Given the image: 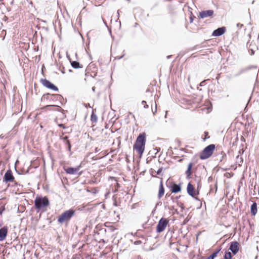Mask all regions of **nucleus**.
I'll return each mask as SVG.
<instances>
[{
  "label": "nucleus",
  "instance_id": "obj_1",
  "mask_svg": "<svg viewBox=\"0 0 259 259\" xmlns=\"http://www.w3.org/2000/svg\"><path fill=\"white\" fill-rule=\"evenodd\" d=\"M146 134L142 133L140 134L138 136L135 143L134 145L133 148L141 156L144 153L145 150V146L146 144Z\"/></svg>",
  "mask_w": 259,
  "mask_h": 259
},
{
  "label": "nucleus",
  "instance_id": "obj_2",
  "mask_svg": "<svg viewBox=\"0 0 259 259\" xmlns=\"http://www.w3.org/2000/svg\"><path fill=\"white\" fill-rule=\"evenodd\" d=\"M49 205V200L46 197H36L34 200V205L36 208L40 210Z\"/></svg>",
  "mask_w": 259,
  "mask_h": 259
},
{
  "label": "nucleus",
  "instance_id": "obj_3",
  "mask_svg": "<svg viewBox=\"0 0 259 259\" xmlns=\"http://www.w3.org/2000/svg\"><path fill=\"white\" fill-rule=\"evenodd\" d=\"M215 148V145L214 144H210L206 146L200 153V158L202 160L208 158L212 154Z\"/></svg>",
  "mask_w": 259,
  "mask_h": 259
},
{
  "label": "nucleus",
  "instance_id": "obj_4",
  "mask_svg": "<svg viewBox=\"0 0 259 259\" xmlns=\"http://www.w3.org/2000/svg\"><path fill=\"white\" fill-rule=\"evenodd\" d=\"M75 211L72 209H70L64 211L58 218V222L60 224H63L65 222L69 221L74 215Z\"/></svg>",
  "mask_w": 259,
  "mask_h": 259
},
{
  "label": "nucleus",
  "instance_id": "obj_5",
  "mask_svg": "<svg viewBox=\"0 0 259 259\" xmlns=\"http://www.w3.org/2000/svg\"><path fill=\"white\" fill-rule=\"evenodd\" d=\"M168 224V221L167 219L164 218L160 219L156 226V232L159 233L163 232Z\"/></svg>",
  "mask_w": 259,
  "mask_h": 259
},
{
  "label": "nucleus",
  "instance_id": "obj_6",
  "mask_svg": "<svg viewBox=\"0 0 259 259\" xmlns=\"http://www.w3.org/2000/svg\"><path fill=\"white\" fill-rule=\"evenodd\" d=\"M40 82L46 88L52 90L54 91H58V88L55 84L47 79H41Z\"/></svg>",
  "mask_w": 259,
  "mask_h": 259
},
{
  "label": "nucleus",
  "instance_id": "obj_7",
  "mask_svg": "<svg viewBox=\"0 0 259 259\" xmlns=\"http://www.w3.org/2000/svg\"><path fill=\"white\" fill-rule=\"evenodd\" d=\"M229 249L232 252L233 255L237 253L239 249V244L237 241H232L230 244Z\"/></svg>",
  "mask_w": 259,
  "mask_h": 259
},
{
  "label": "nucleus",
  "instance_id": "obj_8",
  "mask_svg": "<svg viewBox=\"0 0 259 259\" xmlns=\"http://www.w3.org/2000/svg\"><path fill=\"white\" fill-rule=\"evenodd\" d=\"M14 180V177L13 175L12 171L10 169L7 170L3 178V182L7 183L8 182H13Z\"/></svg>",
  "mask_w": 259,
  "mask_h": 259
},
{
  "label": "nucleus",
  "instance_id": "obj_9",
  "mask_svg": "<svg viewBox=\"0 0 259 259\" xmlns=\"http://www.w3.org/2000/svg\"><path fill=\"white\" fill-rule=\"evenodd\" d=\"M60 140H62L67 150L70 152V155L72 154L71 144L70 141L68 140V136L60 137Z\"/></svg>",
  "mask_w": 259,
  "mask_h": 259
},
{
  "label": "nucleus",
  "instance_id": "obj_10",
  "mask_svg": "<svg viewBox=\"0 0 259 259\" xmlns=\"http://www.w3.org/2000/svg\"><path fill=\"white\" fill-rule=\"evenodd\" d=\"M214 11L212 10L202 11L199 13L200 17L202 19L211 17L213 15Z\"/></svg>",
  "mask_w": 259,
  "mask_h": 259
},
{
  "label": "nucleus",
  "instance_id": "obj_11",
  "mask_svg": "<svg viewBox=\"0 0 259 259\" xmlns=\"http://www.w3.org/2000/svg\"><path fill=\"white\" fill-rule=\"evenodd\" d=\"M187 191L188 194L192 197H194L196 195L195 189L191 183H189L187 185Z\"/></svg>",
  "mask_w": 259,
  "mask_h": 259
},
{
  "label": "nucleus",
  "instance_id": "obj_12",
  "mask_svg": "<svg viewBox=\"0 0 259 259\" xmlns=\"http://www.w3.org/2000/svg\"><path fill=\"white\" fill-rule=\"evenodd\" d=\"M257 66L256 65H250V66H247L246 67L243 68L241 69L238 71V72L235 75V76H239L241 74L244 73L245 72H246V71H248L249 70L253 69H257Z\"/></svg>",
  "mask_w": 259,
  "mask_h": 259
},
{
  "label": "nucleus",
  "instance_id": "obj_13",
  "mask_svg": "<svg viewBox=\"0 0 259 259\" xmlns=\"http://www.w3.org/2000/svg\"><path fill=\"white\" fill-rule=\"evenodd\" d=\"M226 31L225 27H221L214 30L212 32V35L214 36H220L223 35Z\"/></svg>",
  "mask_w": 259,
  "mask_h": 259
},
{
  "label": "nucleus",
  "instance_id": "obj_14",
  "mask_svg": "<svg viewBox=\"0 0 259 259\" xmlns=\"http://www.w3.org/2000/svg\"><path fill=\"white\" fill-rule=\"evenodd\" d=\"M80 166H77L76 167H69L65 169L66 172L70 175H76L78 174Z\"/></svg>",
  "mask_w": 259,
  "mask_h": 259
},
{
  "label": "nucleus",
  "instance_id": "obj_15",
  "mask_svg": "<svg viewBox=\"0 0 259 259\" xmlns=\"http://www.w3.org/2000/svg\"><path fill=\"white\" fill-rule=\"evenodd\" d=\"M8 234V228L4 227L0 229V241H2L5 239Z\"/></svg>",
  "mask_w": 259,
  "mask_h": 259
},
{
  "label": "nucleus",
  "instance_id": "obj_16",
  "mask_svg": "<svg viewBox=\"0 0 259 259\" xmlns=\"http://www.w3.org/2000/svg\"><path fill=\"white\" fill-rule=\"evenodd\" d=\"M171 191L172 193H177L181 191V187L180 184H176L175 183H173L172 186L171 187Z\"/></svg>",
  "mask_w": 259,
  "mask_h": 259
},
{
  "label": "nucleus",
  "instance_id": "obj_17",
  "mask_svg": "<svg viewBox=\"0 0 259 259\" xmlns=\"http://www.w3.org/2000/svg\"><path fill=\"white\" fill-rule=\"evenodd\" d=\"M192 167H193V163L192 162L189 163L188 165L187 169L185 172V174L186 175V177L188 179L191 178V176L192 175Z\"/></svg>",
  "mask_w": 259,
  "mask_h": 259
},
{
  "label": "nucleus",
  "instance_id": "obj_18",
  "mask_svg": "<svg viewBox=\"0 0 259 259\" xmlns=\"http://www.w3.org/2000/svg\"><path fill=\"white\" fill-rule=\"evenodd\" d=\"M67 58H68V59L69 60L70 62V63H71V66L74 68V69H78V68H82V66H80L79 63L77 61H71V59L70 58V57L68 56H67Z\"/></svg>",
  "mask_w": 259,
  "mask_h": 259
},
{
  "label": "nucleus",
  "instance_id": "obj_19",
  "mask_svg": "<svg viewBox=\"0 0 259 259\" xmlns=\"http://www.w3.org/2000/svg\"><path fill=\"white\" fill-rule=\"evenodd\" d=\"M251 213L252 215H255L257 211V204L255 202H253L250 207Z\"/></svg>",
  "mask_w": 259,
  "mask_h": 259
},
{
  "label": "nucleus",
  "instance_id": "obj_20",
  "mask_svg": "<svg viewBox=\"0 0 259 259\" xmlns=\"http://www.w3.org/2000/svg\"><path fill=\"white\" fill-rule=\"evenodd\" d=\"M164 193V189L163 186L162 181V180L160 182V186H159V190L158 194V197L159 198H160Z\"/></svg>",
  "mask_w": 259,
  "mask_h": 259
},
{
  "label": "nucleus",
  "instance_id": "obj_21",
  "mask_svg": "<svg viewBox=\"0 0 259 259\" xmlns=\"http://www.w3.org/2000/svg\"><path fill=\"white\" fill-rule=\"evenodd\" d=\"M220 249H218L213 252L211 255L207 257L206 259H214L217 256L218 254L220 252Z\"/></svg>",
  "mask_w": 259,
  "mask_h": 259
},
{
  "label": "nucleus",
  "instance_id": "obj_22",
  "mask_svg": "<svg viewBox=\"0 0 259 259\" xmlns=\"http://www.w3.org/2000/svg\"><path fill=\"white\" fill-rule=\"evenodd\" d=\"M233 254L230 251H226L224 255V259H232Z\"/></svg>",
  "mask_w": 259,
  "mask_h": 259
},
{
  "label": "nucleus",
  "instance_id": "obj_23",
  "mask_svg": "<svg viewBox=\"0 0 259 259\" xmlns=\"http://www.w3.org/2000/svg\"><path fill=\"white\" fill-rule=\"evenodd\" d=\"M91 120L92 121V122L96 123L97 122L98 117L96 114L94 112V111H93L92 113L91 116Z\"/></svg>",
  "mask_w": 259,
  "mask_h": 259
},
{
  "label": "nucleus",
  "instance_id": "obj_24",
  "mask_svg": "<svg viewBox=\"0 0 259 259\" xmlns=\"http://www.w3.org/2000/svg\"><path fill=\"white\" fill-rule=\"evenodd\" d=\"M52 96L61 102H62V100H64L63 97L59 94H53Z\"/></svg>",
  "mask_w": 259,
  "mask_h": 259
},
{
  "label": "nucleus",
  "instance_id": "obj_25",
  "mask_svg": "<svg viewBox=\"0 0 259 259\" xmlns=\"http://www.w3.org/2000/svg\"><path fill=\"white\" fill-rule=\"evenodd\" d=\"M248 51L251 55H253L254 54V51L252 48H250V47L248 48Z\"/></svg>",
  "mask_w": 259,
  "mask_h": 259
},
{
  "label": "nucleus",
  "instance_id": "obj_26",
  "mask_svg": "<svg viewBox=\"0 0 259 259\" xmlns=\"http://www.w3.org/2000/svg\"><path fill=\"white\" fill-rule=\"evenodd\" d=\"M142 104L144 105V108L147 109L148 108V105L147 104L146 102L145 101H142Z\"/></svg>",
  "mask_w": 259,
  "mask_h": 259
},
{
  "label": "nucleus",
  "instance_id": "obj_27",
  "mask_svg": "<svg viewBox=\"0 0 259 259\" xmlns=\"http://www.w3.org/2000/svg\"><path fill=\"white\" fill-rule=\"evenodd\" d=\"M178 205L182 208L184 209V204L182 202H178Z\"/></svg>",
  "mask_w": 259,
  "mask_h": 259
},
{
  "label": "nucleus",
  "instance_id": "obj_28",
  "mask_svg": "<svg viewBox=\"0 0 259 259\" xmlns=\"http://www.w3.org/2000/svg\"><path fill=\"white\" fill-rule=\"evenodd\" d=\"M162 169H163V168H162V167H160V168H159L157 170V171H156V174H157V175H160V174H161V171H162Z\"/></svg>",
  "mask_w": 259,
  "mask_h": 259
},
{
  "label": "nucleus",
  "instance_id": "obj_29",
  "mask_svg": "<svg viewBox=\"0 0 259 259\" xmlns=\"http://www.w3.org/2000/svg\"><path fill=\"white\" fill-rule=\"evenodd\" d=\"M221 154L222 155V156L221 159H220V161H222L224 158L226 157V154H225V153L222 152Z\"/></svg>",
  "mask_w": 259,
  "mask_h": 259
},
{
  "label": "nucleus",
  "instance_id": "obj_30",
  "mask_svg": "<svg viewBox=\"0 0 259 259\" xmlns=\"http://www.w3.org/2000/svg\"><path fill=\"white\" fill-rule=\"evenodd\" d=\"M142 243V241L141 240H137L134 242V244L135 245H140Z\"/></svg>",
  "mask_w": 259,
  "mask_h": 259
},
{
  "label": "nucleus",
  "instance_id": "obj_31",
  "mask_svg": "<svg viewBox=\"0 0 259 259\" xmlns=\"http://www.w3.org/2000/svg\"><path fill=\"white\" fill-rule=\"evenodd\" d=\"M181 196H177L175 198H174L173 197H171V199H172V201L174 202H175L176 200H178Z\"/></svg>",
  "mask_w": 259,
  "mask_h": 259
},
{
  "label": "nucleus",
  "instance_id": "obj_32",
  "mask_svg": "<svg viewBox=\"0 0 259 259\" xmlns=\"http://www.w3.org/2000/svg\"><path fill=\"white\" fill-rule=\"evenodd\" d=\"M160 149V148H154V151H156V152H155V154L156 155L158 152H159V150Z\"/></svg>",
  "mask_w": 259,
  "mask_h": 259
},
{
  "label": "nucleus",
  "instance_id": "obj_33",
  "mask_svg": "<svg viewBox=\"0 0 259 259\" xmlns=\"http://www.w3.org/2000/svg\"><path fill=\"white\" fill-rule=\"evenodd\" d=\"M85 107H90V108H92V107L91 106L90 104L89 103H88V104H85L84 103V105H83Z\"/></svg>",
  "mask_w": 259,
  "mask_h": 259
},
{
  "label": "nucleus",
  "instance_id": "obj_34",
  "mask_svg": "<svg viewBox=\"0 0 259 259\" xmlns=\"http://www.w3.org/2000/svg\"><path fill=\"white\" fill-rule=\"evenodd\" d=\"M243 25L242 24H240V23H238L237 24V26L238 27V28H241L242 27H243Z\"/></svg>",
  "mask_w": 259,
  "mask_h": 259
},
{
  "label": "nucleus",
  "instance_id": "obj_35",
  "mask_svg": "<svg viewBox=\"0 0 259 259\" xmlns=\"http://www.w3.org/2000/svg\"><path fill=\"white\" fill-rule=\"evenodd\" d=\"M124 56V54H123V55L120 56V57H116V59H118V60H119L121 58H122L123 57V56Z\"/></svg>",
  "mask_w": 259,
  "mask_h": 259
},
{
  "label": "nucleus",
  "instance_id": "obj_36",
  "mask_svg": "<svg viewBox=\"0 0 259 259\" xmlns=\"http://www.w3.org/2000/svg\"><path fill=\"white\" fill-rule=\"evenodd\" d=\"M206 81L205 80H203V81L201 82L200 83V86H203L204 85V82Z\"/></svg>",
  "mask_w": 259,
  "mask_h": 259
},
{
  "label": "nucleus",
  "instance_id": "obj_37",
  "mask_svg": "<svg viewBox=\"0 0 259 259\" xmlns=\"http://www.w3.org/2000/svg\"><path fill=\"white\" fill-rule=\"evenodd\" d=\"M53 106L58 107L59 108L60 110H62V109L60 106H55V105H49V106H48V107H53Z\"/></svg>",
  "mask_w": 259,
  "mask_h": 259
},
{
  "label": "nucleus",
  "instance_id": "obj_38",
  "mask_svg": "<svg viewBox=\"0 0 259 259\" xmlns=\"http://www.w3.org/2000/svg\"><path fill=\"white\" fill-rule=\"evenodd\" d=\"M100 149H98L97 147L95 148V152L97 153L100 151Z\"/></svg>",
  "mask_w": 259,
  "mask_h": 259
},
{
  "label": "nucleus",
  "instance_id": "obj_39",
  "mask_svg": "<svg viewBox=\"0 0 259 259\" xmlns=\"http://www.w3.org/2000/svg\"><path fill=\"white\" fill-rule=\"evenodd\" d=\"M59 126L60 127H63V128H65V126H64V125L63 124H59Z\"/></svg>",
  "mask_w": 259,
  "mask_h": 259
},
{
  "label": "nucleus",
  "instance_id": "obj_40",
  "mask_svg": "<svg viewBox=\"0 0 259 259\" xmlns=\"http://www.w3.org/2000/svg\"><path fill=\"white\" fill-rule=\"evenodd\" d=\"M113 205L115 206H117L118 205L117 203V202L115 200L114 203H113Z\"/></svg>",
  "mask_w": 259,
  "mask_h": 259
},
{
  "label": "nucleus",
  "instance_id": "obj_41",
  "mask_svg": "<svg viewBox=\"0 0 259 259\" xmlns=\"http://www.w3.org/2000/svg\"><path fill=\"white\" fill-rule=\"evenodd\" d=\"M4 210H5V208L0 210V214H2L3 213Z\"/></svg>",
  "mask_w": 259,
  "mask_h": 259
},
{
  "label": "nucleus",
  "instance_id": "obj_42",
  "mask_svg": "<svg viewBox=\"0 0 259 259\" xmlns=\"http://www.w3.org/2000/svg\"><path fill=\"white\" fill-rule=\"evenodd\" d=\"M92 89L93 92H95L96 88L95 87H92Z\"/></svg>",
  "mask_w": 259,
  "mask_h": 259
},
{
  "label": "nucleus",
  "instance_id": "obj_43",
  "mask_svg": "<svg viewBox=\"0 0 259 259\" xmlns=\"http://www.w3.org/2000/svg\"><path fill=\"white\" fill-rule=\"evenodd\" d=\"M193 19L192 17H191L190 18V22H191V23H192V22H193Z\"/></svg>",
  "mask_w": 259,
  "mask_h": 259
},
{
  "label": "nucleus",
  "instance_id": "obj_44",
  "mask_svg": "<svg viewBox=\"0 0 259 259\" xmlns=\"http://www.w3.org/2000/svg\"><path fill=\"white\" fill-rule=\"evenodd\" d=\"M4 138V136L3 135L0 136V139H3Z\"/></svg>",
  "mask_w": 259,
  "mask_h": 259
},
{
  "label": "nucleus",
  "instance_id": "obj_45",
  "mask_svg": "<svg viewBox=\"0 0 259 259\" xmlns=\"http://www.w3.org/2000/svg\"><path fill=\"white\" fill-rule=\"evenodd\" d=\"M95 183V182L94 181H92L90 182V184H94Z\"/></svg>",
  "mask_w": 259,
  "mask_h": 259
},
{
  "label": "nucleus",
  "instance_id": "obj_46",
  "mask_svg": "<svg viewBox=\"0 0 259 259\" xmlns=\"http://www.w3.org/2000/svg\"><path fill=\"white\" fill-rule=\"evenodd\" d=\"M171 55L167 56V58L169 59V58H170L171 57Z\"/></svg>",
  "mask_w": 259,
  "mask_h": 259
},
{
  "label": "nucleus",
  "instance_id": "obj_47",
  "mask_svg": "<svg viewBox=\"0 0 259 259\" xmlns=\"http://www.w3.org/2000/svg\"><path fill=\"white\" fill-rule=\"evenodd\" d=\"M240 162H241V163H242V162H243V160H242V158H241V157H240Z\"/></svg>",
  "mask_w": 259,
  "mask_h": 259
},
{
  "label": "nucleus",
  "instance_id": "obj_48",
  "mask_svg": "<svg viewBox=\"0 0 259 259\" xmlns=\"http://www.w3.org/2000/svg\"><path fill=\"white\" fill-rule=\"evenodd\" d=\"M81 174V172H80L78 174V176H80Z\"/></svg>",
  "mask_w": 259,
  "mask_h": 259
},
{
  "label": "nucleus",
  "instance_id": "obj_49",
  "mask_svg": "<svg viewBox=\"0 0 259 259\" xmlns=\"http://www.w3.org/2000/svg\"><path fill=\"white\" fill-rule=\"evenodd\" d=\"M239 158V155H238V156H237V159H238Z\"/></svg>",
  "mask_w": 259,
  "mask_h": 259
},
{
  "label": "nucleus",
  "instance_id": "obj_50",
  "mask_svg": "<svg viewBox=\"0 0 259 259\" xmlns=\"http://www.w3.org/2000/svg\"><path fill=\"white\" fill-rule=\"evenodd\" d=\"M119 10H118V11H117V13L118 15H119Z\"/></svg>",
  "mask_w": 259,
  "mask_h": 259
},
{
  "label": "nucleus",
  "instance_id": "obj_51",
  "mask_svg": "<svg viewBox=\"0 0 259 259\" xmlns=\"http://www.w3.org/2000/svg\"><path fill=\"white\" fill-rule=\"evenodd\" d=\"M152 249H153V248H151L150 249V250H152Z\"/></svg>",
  "mask_w": 259,
  "mask_h": 259
},
{
  "label": "nucleus",
  "instance_id": "obj_52",
  "mask_svg": "<svg viewBox=\"0 0 259 259\" xmlns=\"http://www.w3.org/2000/svg\"><path fill=\"white\" fill-rule=\"evenodd\" d=\"M137 25H138V24H137V23H136V24H135V26H137Z\"/></svg>",
  "mask_w": 259,
  "mask_h": 259
},
{
  "label": "nucleus",
  "instance_id": "obj_53",
  "mask_svg": "<svg viewBox=\"0 0 259 259\" xmlns=\"http://www.w3.org/2000/svg\"><path fill=\"white\" fill-rule=\"evenodd\" d=\"M210 178H211L210 177H209V180H211V179H210Z\"/></svg>",
  "mask_w": 259,
  "mask_h": 259
},
{
  "label": "nucleus",
  "instance_id": "obj_54",
  "mask_svg": "<svg viewBox=\"0 0 259 259\" xmlns=\"http://www.w3.org/2000/svg\"><path fill=\"white\" fill-rule=\"evenodd\" d=\"M210 178H211L210 177H209V180H211V179H210Z\"/></svg>",
  "mask_w": 259,
  "mask_h": 259
}]
</instances>
